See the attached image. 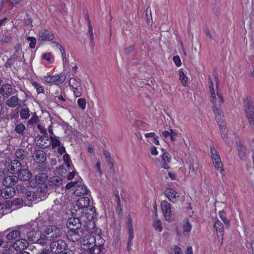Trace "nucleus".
<instances>
[{
	"label": "nucleus",
	"instance_id": "72a5a7b5",
	"mask_svg": "<svg viewBox=\"0 0 254 254\" xmlns=\"http://www.w3.org/2000/svg\"><path fill=\"white\" fill-rule=\"evenodd\" d=\"M1 197L3 198L7 199L13 196L14 190L13 188L6 187L3 190H1Z\"/></svg>",
	"mask_w": 254,
	"mask_h": 254
},
{
	"label": "nucleus",
	"instance_id": "f257e3e1",
	"mask_svg": "<svg viewBox=\"0 0 254 254\" xmlns=\"http://www.w3.org/2000/svg\"><path fill=\"white\" fill-rule=\"evenodd\" d=\"M21 232H22V237L26 238L28 242L35 243L36 239L39 235L37 222L33 221L21 226Z\"/></svg>",
	"mask_w": 254,
	"mask_h": 254
},
{
	"label": "nucleus",
	"instance_id": "c756f323",
	"mask_svg": "<svg viewBox=\"0 0 254 254\" xmlns=\"http://www.w3.org/2000/svg\"><path fill=\"white\" fill-rule=\"evenodd\" d=\"M62 183L63 180L62 178L57 176L50 178L48 181L49 185L53 187H60Z\"/></svg>",
	"mask_w": 254,
	"mask_h": 254
},
{
	"label": "nucleus",
	"instance_id": "5701e85b",
	"mask_svg": "<svg viewBox=\"0 0 254 254\" xmlns=\"http://www.w3.org/2000/svg\"><path fill=\"white\" fill-rule=\"evenodd\" d=\"M186 163L188 165L190 171L189 174L192 176L195 177L197 175L198 170V164L194 159L188 160Z\"/></svg>",
	"mask_w": 254,
	"mask_h": 254
},
{
	"label": "nucleus",
	"instance_id": "f8f14e48",
	"mask_svg": "<svg viewBox=\"0 0 254 254\" xmlns=\"http://www.w3.org/2000/svg\"><path fill=\"white\" fill-rule=\"evenodd\" d=\"M83 236V231L81 228L69 230L67 237L68 239L72 242L78 241Z\"/></svg>",
	"mask_w": 254,
	"mask_h": 254
},
{
	"label": "nucleus",
	"instance_id": "6e6552de",
	"mask_svg": "<svg viewBox=\"0 0 254 254\" xmlns=\"http://www.w3.org/2000/svg\"><path fill=\"white\" fill-rule=\"evenodd\" d=\"M210 152L213 163L215 168L220 171L221 174H223L224 170L222 168V163L217 150L214 147H211L210 148Z\"/></svg>",
	"mask_w": 254,
	"mask_h": 254
},
{
	"label": "nucleus",
	"instance_id": "774afa93",
	"mask_svg": "<svg viewBox=\"0 0 254 254\" xmlns=\"http://www.w3.org/2000/svg\"><path fill=\"white\" fill-rule=\"evenodd\" d=\"M54 252L51 251V250H48V249H44L42 250V251L38 254H53Z\"/></svg>",
	"mask_w": 254,
	"mask_h": 254
},
{
	"label": "nucleus",
	"instance_id": "dca6fc26",
	"mask_svg": "<svg viewBox=\"0 0 254 254\" xmlns=\"http://www.w3.org/2000/svg\"><path fill=\"white\" fill-rule=\"evenodd\" d=\"M19 240H16L13 244V247L14 249L20 251L27 248L29 242L26 238L22 237Z\"/></svg>",
	"mask_w": 254,
	"mask_h": 254
},
{
	"label": "nucleus",
	"instance_id": "f704fd0d",
	"mask_svg": "<svg viewBox=\"0 0 254 254\" xmlns=\"http://www.w3.org/2000/svg\"><path fill=\"white\" fill-rule=\"evenodd\" d=\"M192 226L189 220L185 219L183 221V233L186 236H188L190 235V232Z\"/></svg>",
	"mask_w": 254,
	"mask_h": 254
},
{
	"label": "nucleus",
	"instance_id": "aec40b11",
	"mask_svg": "<svg viewBox=\"0 0 254 254\" xmlns=\"http://www.w3.org/2000/svg\"><path fill=\"white\" fill-rule=\"evenodd\" d=\"M33 160L37 162H44L46 160L45 152L41 150H35L32 154Z\"/></svg>",
	"mask_w": 254,
	"mask_h": 254
},
{
	"label": "nucleus",
	"instance_id": "1a4fd4ad",
	"mask_svg": "<svg viewBox=\"0 0 254 254\" xmlns=\"http://www.w3.org/2000/svg\"><path fill=\"white\" fill-rule=\"evenodd\" d=\"M43 140H47V144H44L42 143H39L40 145L41 146V147L43 149L47 148L51 144L52 145L53 148H57V147H60L61 142L60 140H58V138L55 136H50V139L49 140L47 136H44V137L42 139V142Z\"/></svg>",
	"mask_w": 254,
	"mask_h": 254
},
{
	"label": "nucleus",
	"instance_id": "c9c22d12",
	"mask_svg": "<svg viewBox=\"0 0 254 254\" xmlns=\"http://www.w3.org/2000/svg\"><path fill=\"white\" fill-rule=\"evenodd\" d=\"M18 100L17 96H13L6 100V105L11 108H14L18 105Z\"/></svg>",
	"mask_w": 254,
	"mask_h": 254
},
{
	"label": "nucleus",
	"instance_id": "7c9ffc66",
	"mask_svg": "<svg viewBox=\"0 0 254 254\" xmlns=\"http://www.w3.org/2000/svg\"><path fill=\"white\" fill-rule=\"evenodd\" d=\"M12 88L9 84H3L0 89V93L4 97L10 96L12 94Z\"/></svg>",
	"mask_w": 254,
	"mask_h": 254
},
{
	"label": "nucleus",
	"instance_id": "2eb2a0df",
	"mask_svg": "<svg viewBox=\"0 0 254 254\" xmlns=\"http://www.w3.org/2000/svg\"><path fill=\"white\" fill-rule=\"evenodd\" d=\"M214 228L215 229V233L217 235L219 242L222 241L223 239L224 227L220 221L216 220L214 224Z\"/></svg>",
	"mask_w": 254,
	"mask_h": 254
},
{
	"label": "nucleus",
	"instance_id": "9d476101",
	"mask_svg": "<svg viewBox=\"0 0 254 254\" xmlns=\"http://www.w3.org/2000/svg\"><path fill=\"white\" fill-rule=\"evenodd\" d=\"M65 79L66 76L63 73L55 75L44 76V80L46 82L55 83L56 84H62L65 80Z\"/></svg>",
	"mask_w": 254,
	"mask_h": 254
},
{
	"label": "nucleus",
	"instance_id": "4468645a",
	"mask_svg": "<svg viewBox=\"0 0 254 254\" xmlns=\"http://www.w3.org/2000/svg\"><path fill=\"white\" fill-rule=\"evenodd\" d=\"M218 101H215V103H212L213 105V112L216 116L217 115H222L223 111L221 108V104L223 103L224 100L222 95L217 92Z\"/></svg>",
	"mask_w": 254,
	"mask_h": 254
},
{
	"label": "nucleus",
	"instance_id": "79ce46f5",
	"mask_svg": "<svg viewBox=\"0 0 254 254\" xmlns=\"http://www.w3.org/2000/svg\"><path fill=\"white\" fill-rule=\"evenodd\" d=\"M18 62L16 61L15 60H13V59L9 58L7 60L5 64V66L6 68H10L12 66H14L15 64L17 66L18 65H17Z\"/></svg>",
	"mask_w": 254,
	"mask_h": 254
},
{
	"label": "nucleus",
	"instance_id": "338daca9",
	"mask_svg": "<svg viewBox=\"0 0 254 254\" xmlns=\"http://www.w3.org/2000/svg\"><path fill=\"white\" fill-rule=\"evenodd\" d=\"M23 199L20 198H16L13 200L12 204L13 205H20L22 203Z\"/></svg>",
	"mask_w": 254,
	"mask_h": 254
},
{
	"label": "nucleus",
	"instance_id": "c03bdc74",
	"mask_svg": "<svg viewBox=\"0 0 254 254\" xmlns=\"http://www.w3.org/2000/svg\"><path fill=\"white\" fill-rule=\"evenodd\" d=\"M169 254H182V251L178 246H173L171 249Z\"/></svg>",
	"mask_w": 254,
	"mask_h": 254
},
{
	"label": "nucleus",
	"instance_id": "39448f33",
	"mask_svg": "<svg viewBox=\"0 0 254 254\" xmlns=\"http://www.w3.org/2000/svg\"><path fill=\"white\" fill-rule=\"evenodd\" d=\"M44 233L47 235L46 237L48 238L50 243L62 239L61 229L55 226H49L45 230Z\"/></svg>",
	"mask_w": 254,
	"mask_h": 254
},
{
	"label": "nucleus",
	"instance_id": "49530a36",
	"mask_svg": "<svg viewBox=\"0 0 254 254\" xmlns=\"http://www.w3.org/2000/svg\"><path fill=\"white\" fill-rule=\"evenodd\" d=\"M127 224L128 228V233H133V226L132 224V220L130 217L128 216L127 217Z\"/></svg>",
	"mask_w": 254,
	"mask_h": 254
},
{
	"label": "nucleus",
	"instance_id": "393cba45",
	"mask_svg": "<svg viewBox=\"0 0 254 254\" xmlns=\"http://www.w3.org/2000/svg\"><path fill=\"white\" fill-rule=\"evenodd\" d=\"M23 197L24 201H26L32 202L36 200H39L35 190H26L24 194L23 195Z\"/></svg>",
	"mask_w": 254,
	"mask_h": 254
},
{
	"label": "nucleus",
	"instance_id": "0eeeda50",
	"mask_svg": "<svg viewBox=\"0 0 254 254\" xmlns=\"http://www.w3.org/2000/svg\"><path fill=\"white\" fill-rule=\"evenodd\" d=\"M50 246L51 251L56 254H60L66 248V244L62 239L51 243Z\"/></svg>",
	"mask_w": 254,
	"mask_h": 254
},
{
	"label": "nucleus",
	"instance_id": "b1692460",
	"mask_svg": "<svg viewBox=\"0 0 254 254\" xmlns=\"http://www.w3.org/2000/svg\"><path fill=\"white\" fill-rule=\"evenodd\" d=\"M105 241L102 239L100 236L98 235L96 237H90L87 240V244L88 243H91L92 244L95 245L99 247L104 248Z\"/></svg>",
	"mask_w": 254,
	"mask_h": 254
},
{
	"label": "nucleus",
	"instance_id": "ea45409f",
	"mask_svg": "<svg viewBox=\"0 0 254 254\" xmlns=\"http://www.w3.org/2000/svg\"><path fill=\"white\" fill-rule=\"evenodd\" d=\"M103 154L106 158V161L108 162V165L109 166H111V168H113L114 167V164L112 161V159L110 153L106 150H104Z\"/></svg>",
	"mask_w": 254,
	"mask_h": 254
},
{
	"label": "nucleus",
	"instance_id": "412c9836",
	"mask_svg": "<svg viewBox=\"0 0 254 254\" xmlns=\"http://www.w3.org/2000/svg\"><path fill=\"white\" fill-rule=\"evenodd\" d=\"M16 174H17V178L18 180L19 179L22 181L29 180L32 176L31 172L25 168L22 169L21 168V169L18 171V172H17Z\"/></svg>",
	"mask_w": 254,
	"mask_h": 254
},
{
	"label": "nucleus",
	"instance_id": "052dcab7",
	"mask_svg": "<svg viewBox=\"0 0 254 254\" xmlns=\"http://www.w3.org/2000/svg\"><path fill=\"white\" fill-rule=\"evenodd\" d=\"M239 155L242 160L245 159L246 155V151L245 148H242L238 149Z\"/></svg>",
	"mask_w": 254,
	"mask_h": 254
},
{
	"label": "nucleus",
	"instance_id": "e433bc0d",
	"mask_svg": "<svg viewBox=\"0 0 254 254\" xmlns=\"http://www.w3.org/2000/svg\"><path fill=\"white\" fill-rule=\"evenodd\" d=\"M47 235L45 234L44 233V235H42L40 238L36 239V242L35 243H37L42 246H45L47 245L49 242V240L48 237H46Z\"/></svg>",
	"mask_w": 254,
	"mask_h": 254
},
{
	"label": "nucleus",
	"instance_id": "a19ab883",
	"mask_svg": "<svg viewBox=\"0 0 254 254\" xmlns=\"http://www.w3.org/2000/svg\"><path fill=\"white\" fill-rule=\"evenodd\" d=\"M20 117L22 119H27L30 116L29 110L28 108H23L20 113Z\"/></svg>",
	"mask_w": 254,
	"mask_h": 254
},
{
	"label": "nucleus",
	"instance_id": "c85d7f7f",
	"mask_svg": "<svg viewBox=\"0 0 254 254\" xmlns=\"http://www.w3.org/2000/svg\"><path fill=\"white\" fill-rule=\"evenodd\" d=\"M88 245H89L87 250L88 254H104V248L96 246L91 243H88Z\"/></svg>",
	"mask_w": 254,
	"mask_h": 254
},
{
	"label": "nucleus",
	"instance_id": "cd10ccee",
	"mask_svg": "<svg viewBox=\"0 0 254 254\" xmlns=\"http://www.w3.org/2000/svg\"><path fill=\"white\" fill-rule=\"evenodd\" d=\"M48 175L45 173H40L36 175L35 178L36 183L41 186L48 185L47 181L48 180Z\"/></svg>",
	"mask_w": 254,
	"mask_h": 254
},
{
	"label": "nucleus",
	"instance_id": "4be33fe9",
	"mask_svg": "<svg viewBox=\"0 0 254 254\" xmlns=\"http://www.w3.org/2000/svg\"><path fill=\"white\" fill-rule=\"evenodd\" d=\"M48 185L40 186L35 191L38 199L42 200L44 199L48 194Z\"/></svg>",
	"mask_w": 254,
	"mask_h": 254
},
{
	"label": "nucleus",
	"instance_id": "58836bf2",
	"mask_svg": "<svg viewBox=\"0 0 254 254\" xmlns=\"http://www.w3.org/2000/svg\"><path fill=\"white\" fill-rule=\"evenodd\" d=\"M153 226L156 230L161 232L162 230V223L160 220L157 218H156L153 223Z\"/></svg>",
	"mask_w": 254,
	"mask_h": 254
},
{
	"label": "nucleus",
	"instance_id": "423d86ee",
	"mask_svg": "<svg viewBox=\"0 0 254 254\" xmlns=\"http://www.w3.org/2000/svg\"><path fill=\"white\" fill-rule=\"evenodd\" d=\"M68 84L69 86L72 88L74 95L76 97L81 96L83 92V88L80 80H77L74 78H70Z\"/></svg>",
	"mask_w": 254,
	"mask_h": 254
},
{
	"label": "nucleus",
	"instance_id": "6ab92c4d",
	"mask_svg": "<svg viewBox=\"0 0 254 254\" xmlns=\"http://www.w3.org/2000/svg\"><path fill=\"white\" fill-rule=\"evenodd\" d=\"M164 194L169 200L173 203L177 202L180 197L179 193L176 190L170 188L166 189Z\"/></svg>",
	"mask_w": 254,
	"mask_h": 254
},
{
	"label": "nucleus",
	"instance_id": "2f4dec72",
	"mask_svg": "<svg viewBox=\"0 0 254 254\" xmlns=\"http://www.w3.org/2000/svg\"><path fill=\"white\" fill-rule=\"evenodd\" d=\"M28 155V152L26 150L22 149H17L15 153L16 159L19 160L20 162L25 159Z\"/></svg>",
	"mask_w": 254,
	"mask_h": 254
},
{
	"label": "nucleus",
	"instance_id": "a211bd4d",
	"mask_svg": "<svg viewBox=\"0 0 254 254\" xmlns=\"http://www.w3.org/2000/svg\"><path fill=\"white\" fill-rule=\"evenodd\" d=\"M54 38V34L48 30H42L39 31L38 34V39L40 41H52Z\"/></svg>",
	"mask_w": 254,
	"mask_h": 254
},
{
	"label": "nucleus",
	"instance_id": "ddd939ff",
	"mask_svg": "<svg viewBox=\"0 0 254 254\" xmlns=\"http://www.w3.org/2000/svg\"><path fill=\"white\" fill-rule=\"evenodd\" d=\"M161 206L165 219L167 221H170L172 215L171 204L167 201L163 200L161 202Z\"/></svg>",
	"mask_w": 254,
	"mask_h": 254
},
{
	"label": "nucleus",
	"instance_id": "7ed1b4c3",
	"mask_svg": "<svg viewBox=\"0 0 254 254\" xmlns=\"http://www.w3.org/2000/svg\"><path fill=\"white\" fill-rule=\"evenodd\" d=\"M91 206L90 205L89 198L87 196L81 197L77 200L72 213L76 216H80L84 213V210H87Z\"/></svg>",
	"mask_w": 254,
	"mask_h": 254
},
{
	"label": "nucleus",
	"instance_id": "0e129e2a",
	"mask_svg": "<svg viewBox=\"0 0 254 254\" xmlns=\"http://www.w3.org/2000/svg\"><path fill=\"white\" fill-rule=\"evenodd\" d=\"M1 39V42L3 43H8L12 40L11 37L9 35H5Z\"/></svg>",
	"mask_w": 254,
	"mask_h": 254
},
{
	"label": "nucleus",
	"instance_id": "864d4df0",
	"mask_svg": "<svg viewBox=\"0 0 254 254\" xmlns=\"http://www.w3.org/2000/svg\"><path fill=\"white\" fill-rule=\"evenodd\" d=\"M63 160L65 163V165L67 168H70V159L68 154H65L63 156Z\"/></svg>",
	"mask_w": 254,
	"mask_h": 254
},
{
	"label": "nucleus",
	"instance_id": "bb28decb",
	"mask_svg": "<svg viewBox=\"0 0 254 254\" xmlns=\"http://www.w3.org/2000/svg\"><path fill=\"white\" fill-rule=\"evenodd\" d=\"M244 108L246 116L253 115L254 114L253 103L250 99H247L244 100Z\"/></svg>",
	"mask_w": 254,
	"mask_h": 254
},
{
	"label": "nucleus",
	"instance_id": "f3484780",
	"mask_svg": "<svg viewBox=\"0 0 254 254\" xmlns=\"http://www.w3.org/2000/svg\"><path fill=\"white\" fill-rule=\"evenodd\" d=\"M21 168V163L17 159H14L8 164L7 170L11 174H16Z\"/></svg>",
	"mask_w": 254,
	"mask_h": 254
},
{
	"label": "nucleus",
	"instance_id": "680f3d73",
	"mask_svg": "<svg viewBox=\"0 0 254 254\" xmlns=\"http://www.w3.org/2000/svg\"><path fill=\"white\" fill-rule=\"evenodd\" d=\"M223 115H217L215 116V119L217 123L219 124V126L224 125V123L223 121Z\"/></svg>",
	"mask_w": 254,
	"mask_h": 254
},
{
	"label": "nucleus",
	"instance_id": "a878e982",
	"mask_svg": "<svg viewBox=\"0 0 254 254\" xmlns=\"http://www.w3.org/2000/svg\"><path fill=\"white\" fill-rule=\"evenodd\" d=\"M18 179L15 176H8L5 177L2 180V184L6 187L10 188L16 184Z\"/></svg>",
	"mask_w": 254,
	"mask_h": 254
},
{
	"label": "nucleus",
	"instance_id": "de8ad7c7",
	"mask_svg": "<svg viewBox=\"0 0 254 254\" xmlns=\"http://www.w3.org/2000/svg\"><path fill=\"white\" fill-rule=\"evenodd\" d=\"M86 100L85 98H79L77 100V104L80 108L84 110L86 107Z\"/></svg>",
	"mask_w": 254,
	"mask_h": 254
},
{
	"label": "nucleus",
	"instance_id": "5fc2aeb1",
	"mask_svg": "<svg viewBox=\"0 0 254 254\" xmlns=\"http://www.w3.org/2000/svg\"><path fill=\"white\" fill-rule=\"evenodd\" d=\"M210 93L211 95V102L212 103H215V101H217L218 98L216 97L215 93L214 92V87L209 88Z\"/></svg>",
	"mask_w": 254,
	"mask_h": 254
},
{
	"label": "nucleus",
	"instance_id": "20e7f679",
	"mask_svg": "<svg viewBox=\"0 0 254 254\" xmlns=\"http://www.w3.org/2000/svg\"><path fill=\"white\" fill-rule=\"evenodd\" d=\"M66 188L68 189L73 188V193L76 196H81L87 193L88 190L82 181L70 182L66 185Z\"/></svg>",
	"mask_w": 254,
	"mask_h": 254
},
{
	"label": "nucleus",
	"instance_id": "09e8293b",
	"mask_svg": "<svg viewBox=\"0 0 254 254\" xmlns=\"http://www.w3.org/2000/svg\"><path fill=\"white\" fill-rule=\"evenodd\" d=\"M26 39L30 42L29 47L31 49H34L36 46V39L33 37H28Z\"/></svg>",
	"mask_w": 254,
	"mask_h": 254
},
{
	"label": "nucleus",
	"instance_id": "4c0bfd02",
	"mask_svg": "<svg viewBox=\"0 0 254 254\" xmlns=\"http://www.w3.org/2000/svg\"><path fill=\"white\" fill-rule=\"evenodd\" d=\"M179 75V80H180L181 82L182 83L184 86H186L188 82V78L185 75L184 72L182 71V70H180Z\"/></svg>",
	"mask_w": 254,
	"mask_h": 254
},
{
	"label": "nucleus",
	"instance_id": "9b49d317",
	"mask_svg": "<svg viewBox=\"0 0 254 254\" xmlns=\"http://www.w3.org/2000/svg\"><path fill=\"white\" fill-rule=\"evenodd\" d=\"M82 220L80 217L76 216L69 218L67 222V227L69 230L81 228Z\"/></svg>",
	"mask_w": 254,
	"mask_h": 254
},
{
	"label": "nucleus",
	"instance_id": "603ef678",
	"mask_svg": "<svg viewBox=\"0 0 254 254\" xmlns=\"http://www.w3.org/2000/svg\"><path fill=\"white\" fill-rule=\"evenodd\" d=\"M39 121V118L37 115L35 113L31 118V119L28 121L29 124L30 125H33L37 123Z\"/></svg>",
	"mask_w": 254,
	"mask_h": 254
},
{
	"label": "nucleus",
	"instance_id": "6e6d98bb",
	"mask_svg": "<svg viewBox=\"0 0 254 254\" xmlns=\"http://www.w3.org/2000/svg\"><path fill=\"white\" fill-rule=\"evenodd\" d=\"M219 216L220 218L222 219L223 223L226 225H229V221L226 218L225 213L221 211L219 212Z\"/></svg>",
	"mask_w": 254,
	"mask_h": 254
},
{
	"label": "nucleus",
	"instance_id": "3c124183",
	"mask_svg": "<svg viewBox=\"0 0 254 254\" xmlns=\"http://www.w3.org/2000/svg\"><path fill=\"white\" fill-rule=\"evenodd\" d=\"M16 189L18 192L21 193L22 195L24 194L26 190H27L25 186L22 184L17 185L16 186Z\"/></svg>",
	"mask_w": 254,
	"mask_h": 254
},
{
	"label": "nucleus",
	"instance_id": "8fccbe9b",
	"mask_svg": "<svg viewBox=\"0 0 254 254\" xmlns=\"http://www.w3.org/2000/svg\"><path fill=\"white\" fill-rule=\"evenodd\" d=\"M128 233V241L127 243V248L128 251L131 250V246L132 245V240L133 238V233Z\"/></svg>",
	"mask_w": 254,
	"mask_h": 254
},
{
	"label": "nucleus",
	"instance_id": "69168bd1",
	"mask_svg": "<svg viewBox=\"0 0 254 254\" xmlns=\"http://www.w3.org/2000/svg\"><path fill=\"white\" fill-rule=\"evenodd\" d=\"M173 61L177 66H180L181 65V61L179 56H174Z\"/></svg>",
	"mask_w": 254,
	"mask_h": 254
},
{
	"label": "nucleus",
	"instance_id": "13d9d810",
	"mask_svg": "<svg viewBox=\"0 0 254 254\" xmlns=\"http://www.w3.org/2000/svg\"><path fill=\"white\" fill-rule=\"evenodd\" d=\"M68 170L70 172H69L67 174V178L68 180H71L74 178L75 174V172L73 169V166H72V167H70V168H68Z\"/></svg>",
	"mask_w": 254,
	"mask_h": 254
},
{
	"label": "nucleus",
	"instance_id": "4d7b16f0",
	"mask_svg": "<svg viewBox=\"0 0 254 254\" xmlns=\"http://www.w3.org/2000/svg\"><path fill=\"white\" fill-rule=\"evenodd\" d=\"M178 136L179 133L177 131L172 129H170V138L172 141L176 140Z\"/></svg>",
	"mask_w": 254,
	"mask_h": 254
},
{
	"label": "nucleus",
	"instance_id": "f03ea898",
	"mask_svg": "<svg viewBox=\"0 0 254 254\" xmlns=\"http://www.w3.org/2000/svg\"><path fill=\"white\" fill-rule=\"evenodd\" d=\"M87 208V210H84V213L80 216L82 222L86 224L87 230L90 233H94L96 232V226L94 222L91 220L95 218L96 215V208L95 207L91 205Z\"/></svg>",
	"mask_w": 254,
	"mask_h": 254
},
{
	"label": "nucleus",
	"instance_id": "e2e57ef3",
	"mask_svg": "<svg viewBox=\"0 0 254 254\" xmlns=\"http://www.w3.org/2000/svg\"><path fill=\"white\" fill-rule=\"evenodd\" d=\"M249 123L251 126H254V114L253 115L247 116Z\"/></svg>",
	"mask_w": 254,
	"mask_h": 254
},
{
	"label": "nucleus",
	"instance_id": "37998d69",
	"mask_svg": "<svg viewBox=\"0 0 254 254\" xmlns=\"http://www.w3.org/2000/svg\"><path fill=\"white\" fill-rule=\"evenodd\" d=\"M32 85L34 87V88L36 89L37 92L38 94H40L41 93H44V87L36 82H34L32 83Z\"/></svg>",
	"mask_w": 254,
	"mask_h": 254
},
{
	"label": "nucleus",
	"instance_id": "a18cd8bd",
	"mask_svg": "<svg viewBox=\"0 0 254 254\" xmlns=\"http://www.w3.org/2000/svg\"><path fill=\"white\" fill-rule=\"evenodd\" d=\"M25 129V126L22 124H20L16 125L15 130V131L19 133L22 134L24 132V130Z\"/></svg>",
	"mask_w": 254,
	"mask_h": 254
},
{
	"label": "nucleus",
	"instance_id": "bf43d9fd",
	"mask_svg": "<svg viewBox=\"0 0 254 254\" xmlns=\"http://www.w3.org/2000/svg\"><path fill=\"white\" fill-rule=\"evenodd\" d=\"M162 160L163 161L170 163L171 160V158L170 154L168 152H165L162 155Z\"/></svg>",
	"mask_w": 254,
	"mask_h": 254
},
{
	"label": "nucleus",
	"instance_id": "473e14b6",
	"mask_svg": "<svg viewBox=\"0 0 254 254\" xmlns=\"http://www.w3.org/2000/svg\"><path fill=\"white\" fill-rule=\"evenodd\" d=\"M18 237H22V232H21V226L18 228V229L13 230L9 232L6 236V238L8 240H12Z\"/></svg>",
	"mask_w": 254,
	"mask_h": 254
}]
</instances>
